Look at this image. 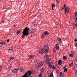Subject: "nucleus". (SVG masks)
Segmentation results:
<instances>
[{"label": "nucleus", "mask_w": 77, "mask_h": 77, "mask_svg": "<svg viewBox=\"0 0 77 77\" xmlns=\"http://www.w3.org/2000/svg\"><path fill=\"white\" fill-rule=\"evenodd\" d=\"M43 65H44V63H42V62L38 64L39 67H41V66H42Z\"/></svg>", "instance_id": "obj_9"}, {"label": "nucleus", "mask_w": 77, "mask_h": 77, "mask_svg": "<svg viewBox=\"0 0 77 77\" xmlns=\"http://www.w3.org/2000/svg\"><path fill=\"white\" fill-rule=\"evenodd\" d=\"M64 10L65 13H67L69 12V10H68V9H67L66 8H65Z\"/></svg>", "instance_id": "obj_8"}, {"label": "nucleus", "mask_w": 77, "mask_h": 77, "mask_svg": "<svg viewBox=\"0 0 77 77\" xmlns=\"http://www.w3.org/2000/svg\"><path fill=\"white\" fill-rule=\"evenodd\" d=\"M75 17H77V12L75 13Z\"/></svg>", "instance_id": "obj_33"}, {"label": "nucleus", "mask_w": 77, "mask_h": 77, "mask_svg": "<svg viewBox=\"0 0 77 77\" xmlns=\"http://www.w3.org/2000/svg\"><path fill=\"white\" fill-rule=\"evenodd\" d=\"M50 67L53 68L54 69H56V67L54 66V65L52 66V65H50Z\"/></svg>", "instance_id": "obj_10"}, {"label": "nucleus", "mask_w": 77, "mask_h": 77, "mask_svg": "<svg viewBox=\"0 0 77 77\" xmlns=\"http://www.w3.org/2000/svg\"><path fill=\"white\" fill-rule=\"evenodd\" d=\"M20 33V31H18L17 32V34H19Z\"/></svg>", "instance_id": "obj_30"}, {"label": "nucleus", "mask_w": 77, "mask_h": 77, "mask_svg": "<svg viewBox=\"0 0 77 77\" xmlns=\"http://www.w3.org/2000/svg\"><path fill=\"white\" fill-rule=\"evenodd\" d=\"M29 29L27 27H26L25 28L23 32V34L22 35V38H24V37L25 36H27L29 34Z\"/></svg>", "instance_id": "obj_3"}, {"label": "nucleus", "mask_w": 77, "mask_h": 77, "mask_svg": "<svg viewBox=\"0 0 77 77\" xmlns=\"http://www.w3.org/2000/svg\"><path fill=\"white\" fill-rule=\"evenodd\" d=\"M18 69L17 68L14 69L12 70V72L13 73H17V72H18Z\"/></svg>", "instance_id": "obj_5"}, {"label": "nucleus", "mask_w": 77, "mask_h": 77, "mask_svg": "<svg viewBox=\"0 0 77 77\" xmlns=\"http://www.w3.org/2000/svg\"><path fill=\"white\" fill-rule=\"evenodd\" d=\"M20 72H22V71H23V70H24V69H23V67L20 66Z\"/></svg>", "instance_id": "obj_13"}, {"label": "nucleus", "mask_w": 77, "mask_h": 77, "mask_svg": "<svg viewBox=\"0 0 77 77\" xmlns=\"http://www.w3.org/2000/svg\"><path fill=\"white\" fill-rule=\"evenodd\" d=\"M73 55L72 54H70L69 55V57H73Z\"/></svg>", "instance_id": "obj_23"}, {"label": "nucleus", "mask_w": 77, "mask_h": 77, "mask_svg": "<svg viewBox=\"0 0 77 77\" xmlns=\"http://www.w3.org/2000/svg\"><path fill=\"white\" fill-rule=\"evenodd\" d=\"M49 61H50V59H47V60H46V63H48V62H49Z\"/></svg>", "instance_id": "obj_19"}, {"label": "nucleus", "mask_w": 77, "mask_h": 77, "mask_svg": "<svg viewBox=\"0 0 77 77\" xmlns=\"http://www.w3.org/2000/svg\"><path fill=\"white\" fill-rule=\"evenodd\" d=\"M44 71H45V69H44V68H42L41 69V72H44Z\"/></svg>", "instance_id": "obj_14"}, {"label": "nucleus", "mask_w": 77, "mask_h": 77, "mask_svg": "<svg viewBox=\"0 0 77 77\" xmlns=\"http://www.w3.org/2000/svg\"><path fill=\"white\" fill-rule=\"evenodd\" d=\"M53 72H51L50 74V76L49 77H53Z\"/></svg>", "instance_id": "obj_17"}, {"label": "nucleus", "mask_w": 77, "mask_h": 77, "mask_svg": "<svg viewBox=\"0 0 77 77\" xmlns=\"http://www.w3.org/2000/svg\"><path fill=\"white\" fill-rule=\"evenodd\" d=\"M48 57V56H47V55H46V56H45L44 57V58H45V59H47V58Z\"/></svg>", "instance_id": "obj_27"}, {"label": "nucleus", "mask_w": 77, "mask_h": 77, "mask_svg": "<svg viewBox=\"0 0 77 77\" xmlns=\"http://www.w3.org/2000/svg\"><path fill=\"white\" fill-rule=\"evenodd\" d=\"M32 74H35V71L34 70H30L29 71H28L27 73H25V75H24L22 77H29V75H30Z\"/></svg>", "instance_id": "obj_2"}, {"label": "nucleus", "mask_w": 77, "mask_h": 77, "mask_svg": "<svg viewBox=\"0 0 77 77\" xmlns=\"http://www.w3.org/2000/svg\"><path fill=\"white\" fill-rule=\"evenodd\" d=\"M66 66L65 65V66L64 67H63V69L65 68H66Z\"/></svg>", "instance_id": "obj_36"}, {"label": "nucleus", "mask_w": 77, "mask_h": 77, "mask_svg": "<svg viewBox=\"0 0 77 77\" xmlns=\"http://www.w3.org/2000/svg\"><path fill=\"white\" fill-rule=\"evenodd\" d=\"M36 32V31L34 29H32L31 30V33H35Z\"/></svg>", "instance_id": "obj_11"}, {"label": "nucleus", "mask_w": 77, "mask_h": 77, "mask_svg": "<svg viewBox=\"0 0 77 77\" xmlns=\"http://www.w3.org/2000/svg\"><path fill=\"white\" fill-rule=\"evenodd\" d=\"M65 5L64 6V9H65V8H66V5H65V4H64Z\"/></svg>", "instance_id": "obj_34"}, {"label": "nucleus", "mask_w": 77, "mask_h": 77, "mask_svg": "<svg viewBox=\"0 0 77 77\" xmlns=\"http://www.w3.org/2000/svg\"><path fill=\"white\" fill-rule=\"evenodd\" d=\"M30 57L31 58H33L34 56L33 55H30Z\"/></svg>", "instance_id": "obj_26"}, {"label": "nucleus", "mask_w": 77, "mask_h": 77, "mask_svg": "<svg viewBox=\"0 0 77 77\" xmlns=\"http://www.w3.org/2000/svg\"><path fill=\"white\" fill-rule=\"evenodd\" d=\"M61 1H62V0H56V2L57 3H59L61 2Z\"/></svg>", "instance_id": "obj_16"}, {"label": "nucleus", "mask_w": 77, "mask_h": 77, "mask_svg": "<svg viewBox=\"0 0 77 77\" xmlns=\"http://www.w3.org/2000/svg\"><path fill=\"white\" fill-rule=\"evenodd\" d=\"M50 65H51V62L49 63V66H50Z\"/></svg>", "instance_id": "obj_32"}, {"label": "nucleus", "mask_w": 77, "mask_h": 77, "mask_svg": "<svg viewBox=\"0 0 77 77\" xmlns=\"http://www.w3.org/2000/svg\"><path fill=\"white\" fill-rule=\"evenodd\" d=\"M63 59H66V56H65L63 57Z\"/></svg>", "instance_id": "obj_25"}, {"label": "nucleus", "mask_w": 77, "mask_h": 77, "mask_svg": "<svg viewBox=\"0 0 77 77\" xmlns=\"http://www.w3.org/2000/svg\"><path fill=\"white\" fill-rule=\"evenodd\" d=\"M75 41H77V40L75 39Z\"/></svg>", "instance_id": "obj_40"}, {"label": "nucleus", "mask_w": 77, "mask_h": 77, "mask_svg": "<svg viewBox=\"0 0 77 77\" xmlns=\"http://www.w3.org/2000/svg\"><path fill=\"white\" fill-rule=\"evenodd\" d=\"M61 38H60L59 37H58V38H57V39H59L60 42H61Z\"/></svg>", "instance_id": "obj_18"}, {"label": "nucleus", "mask_w": 77, "mask_h": 77, "mask_svg": "<svg viewBox=\"0 0 77 77\" xmlns=\"http://www.w3.org/2000/svg\"><path fill=\"white\" fill-rule=\"evenodd\" d=\"M14 59V57H11L10 58V59H11V60H13V59Z\"/></svg>", "instance_id": "obj_31"}, {"label": "nucleus", "mask_w": 77, "mask_h": 77, "mask_svg": "<svg viewBox=\"0 0 77 77\" xmlns=\"http://www.w3.org/2000/svg\"><path fill=\"white\" fill-rule=\"evenodd\" d=\"M75 45L76 47H77V43L75 44Z\"/></svg>", "instance_id": "obj_35"}, {"label": "nucleus", "mask_w": 77, "mask_h": 77, "mask_svg": "<svg viewBox=\"0 0 77 77\" xmlns=\"http://www.w3.org/2000/svg\"><path fill=\"white\" fill-rule=\"evenodd\" d=\"M49 50V48L48 46V45H46V48H42L41 51L40 52V54H43L44 53H47V52Z\"/></svg>", "instance_id": "obj_1"}, {"label": "nucleus", "mask_w": 77, "mask_h": 77, "mask_svg": "<svg viewBox=\"0 0 77 77\" xmlns=\"http://www.w3.org/2000/svg\"><path fill=\"white\" fill-rule=\"evenodd\" d=\"M44 33L45 35H48V32L47 31L45 32Z\"/></svg>", "instance_id": "obj_22"}, {"label": "nucleus", "mask_w": 77, "mask_h": 77, "mask_svg": "<svg viewBox=\"0 0 77 77\" xmlns=\"http://www.w3.org/2000/svg\"><path fill=\"white\" fill-rule=\"evenodd\" d=\"M76 20L77 21V17H76ZM76 23H77V21H76Z\"/></svg>", "instance_id": "obj_39"}, {"label": "nucleus", "mask_w": 77, "mask_h": 77, "mask_svg": "<svg viewBox=\"0 0 77 77\" xmlns=\"http://www.w3.org/2000/svg\"><path fill=\"white\" fill-rule=\"evenodd\" d=\"M64 74L62 72H60V77H64Z\"/></svg>", "instance_id": "obj_12"}, {"label": "nucleus", "mask_w": 77, "mask_h": 77, "mask_svg": "<svg viewBox=\"0 0 77 77\" xmlns=\"http://www.w3.org/2000/svg\"><path fill=\"white\" fill-rule=\"evenodd\" d=\"M55 48L57 50H59V45H58V44H56V45Z\"/></svg>", "instance_id": "obj_7"}, {"label": "nucleus", "mask_w": 77, "mask_h": 77, "mask_svg": "<svg viewBox=\"0 0 77 77\" xmlns=\"http://www.w3.org/2000/svg\"><path fill=\"white\" fill-rule=\"evenodd\" d=\"M2 69V67H0V70H1Z\"/></svg>", "instance_id": "obj_38"}, {"label": "nucleus", "mask_w": 77, "mask_h": 77, "mask_svg": "<svg viewBox=\"0 0 77 77\" xmlns=\"http://www.w3.org/2000/svg\"><path fill=\"white\" fill-rule=\"evenodd\" d=\"M6 44L5 42H3L0 43V47H3V45H5Z\"/></svg>", "instance_id": "obj_4"}, {"label": "nucleus", "mask_w": 77, "mask_h": 77, "mask_svg": "<svg viewBox=\"0 0 77 77\" xmlns=\"http://www.w3.org/2000/svg\"><path fill=\"white\" fill-rule=\"evenodd\" d=\"M54 6H55V5H54L52 4V8L53 9V10H54L53 7H54Z\"/></svg>", "instance_id": "obj_28"}, {"label": "nucleus", "mask_w": 77, "mask_h": 77, "mask_svg": "<svg viewBox=\"0 0 77 77\" xmlns=\"http://www.w3.org/2000/svg\"><path fill=\"white\" fill-rule=\"evenodd\" d=\"M48 71H49V70H48L47 72V73H48Z\"/></svg>", "instance_id": "obj_42"}, {"label": "nucleus", "mask_w": 77, "mask_h": 77, "mask_svg": "<svg viewBox=\"0 0 77 77\" xmlns=\"http://www.w3.org/2000/svg\"><path fill=\"white\" fill-rule=\"evenodd\" d=\"M62 61L60 60L58 64H59V65H62Z\"/></svg>", "instance_id": "obj_15"}, {"label": "nucleus", "mask_w": 77, "mask_h": 77, "mask_svg": "<svg viewBox=\"0 0 77 77\" xmlns=\"http://www.w3.org/2000/svg\"><path fill=\"white\" fill-rule=\"evenodd\" d=\"M64 72H66L67 71H68V69L66 68L64 69Z\"/></svg>", "instance_id": "obj_20"}, {"label": "nucleus", "mask_w": 77, "mask_h": 77, "mask_svg": "<svg viewBox=\"0 0 77 77\" xmlns=\"http://www.w3.org/2000/svg\"><path fill=\"white\" fill-rule=\"evenodd\" d=\"M44 38V35H43L42 36V39Z\"/></svg>", "instance_id": "obj_29"}, {"label": "nucleus", "mask_w": 77, "mask_h": 77, "mask_svg": "<svg viewBox=\"0 0 77 77\" xmlns=\"http://www.w3.org/2000/svg\"><path fill=\"white\" fill-rule=\"evenodd\" d=\"M54 29H56V27H54Z\"/></svg>", "instance_id": "obj_43"}, {"label": "nucleus", "mask_w": 77, "mask_h": 77, "mask_svg": "<svg viewBox=\"0 0 77 77\" xmlns=\"http://www.w3.org/2000/svg\"><path fill=\"white\" fill-rule=\"evenodd\" d=\"M70 64H71V65H73V61H70L69 62Z\"/></svg>", "instance_id": "obj_21"}, {"label": "nucleus", "mask_w": 77, "mask_h": 77, "mask_svg": "<svg viewBox=\"0 0 77 77\" xmlns=\"http://www.w3.org/2000/svg\"><path fill=\"white\" fill-rule=\"evenodd\" d=\"M66 9H69V8L68 7H67L66 8Z\"/></svg>", "instance_id": "obj_37"}, {"label": "nucleus", "mask_w": 77, "mask_h": 77, "mask_svg": "<svg viewBox=\"0 0 77 77\" xmlns=\"http://www.w3.org/2000/svg\"><path fill=\"white\" fill-rule=\"evenodd\" d=\"M42 77V73L41 72L39 74V77Z\"/></svg>", "instance_id": "obj_24"}, {"label": "nucleus", "mask_w": 77, "mask_h": 77, "mask_svg": "<svg viewBox=\"0 0 77 77\" xmlns=\"http://www.w3.org/2000/svg\"><path fill=\"white\" fill-rule=\"evenodd\" d=\"M7 42H9V40H8Z\"/></svg>", "instance_id": "obj_41"}, {"label": "nucleus", "mask_w": 77, "mask_h": 77, "mask_svg": "<svg viewBox=\"0 0 77 77\" xmlns=\"http://www.w3.org/2000/svg\"><path fill=\"white\" fill-rule=\"evenodd\" d=\"M13 50V48H10L8 50V52L9 53H12V51Z\"/></svg>", "instance_id": "obj_6"}, {"label": "nucleus", "mask_w": 77, "mask_h": 77, "mask_svg": "<svg viewBox=\"0 0 77 77\" xmlns=\"http://www.w3.org/2000/svg\"><path fill=\"white\" fill-rule=\"evenodd\" d=\"M10 33L11 34V32H10Z\"/></svg>", "instance_id": "obj_44"}]
</instances>
